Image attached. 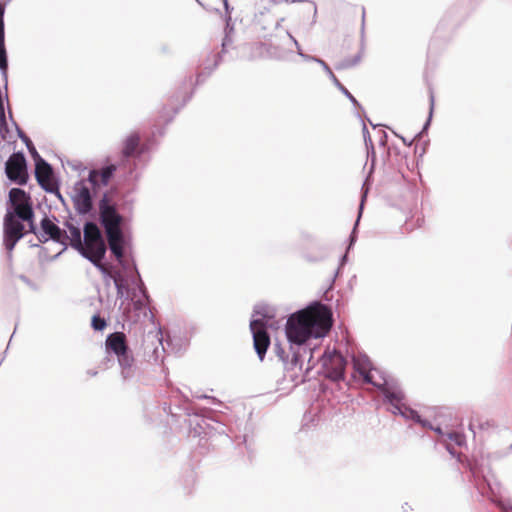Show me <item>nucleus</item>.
Instances as JSON below:
<instances>
[{"label": "nucleus", "instance_id": "obj_25", "mask_svg": "<svg viewBox=\"0 0 512 512\" xmlns=\"http://www.w3.org/2000/svg\"><path fill=\"white\" fill-rule=\"evenodd\" d=\"M25 141H26V143H27V145H28V147H29L30 151H34V152H36V151H35V148H34V147H33V145L31 144V141L29 140V138L25 137Z\"/></svg>", "mask_w": 512, "mask_h": 512}, {"label": "nucleus", "instance_id": "obj_17", "mask_svg": "<svg viewBox=\"0 0 512 512\" xmlns=\"http://www.w3.org/2000/svg\"><path fill=\"white\" fill-rule=\"evenodd\" d=\"M4 12H5L4 5L0 3V69L3 71H6L8 64H7L6 50H5V45H4V21H3Z\"/></svg>", "mask_w": 512, "mask_h": 512}, {"label": "nucleus", "instance_id": "obj_10", "mask_svg": "<svg viewBox=\"0 0 512 512\" xmlns=\"http://www.w3.org/2000/svg\"><path fill=\"white\" fill-rule=\"evenodd\" d=\"M74 207L80 214H87L92 209V197L88 187L83 182L75 185V195L73 196Z\"/></svg>", "mask_w": 512, "mask_h": 512}, {"label": "nucleus", "instance_id": "obj_9", "mask_svg": "<svg viewBox=\"0 0 512 512\" xmlns=\"http://www.w3.org/2000/svg\"><path fill=\"white\" fill-rule=\"evenodd\" d=\"M250 330L253 334L254 349L262 361L270 346V336L266 330V324L261 319L252 320L250 322Z\"/></svg>", "mask_w": 512, "mask_h": 512}, {"label": "nucleus", "instance_id": "obj_1", "mask_svg": "<svg viewBox=\"0 0 512 512\" xmlns=\"http://www.w3.org/2000/svg\"><path fill=\"white\" fill-rule=\"evenodd\" d=\"M333 325L331 309L314 303L292 314L286 323L285 332L289 342L302 345L310 338H322Z\"/></svg>", "mask_w": 512, "mask_h": 512}, {"label": "nucleus", "instance_id": "obj_5", "mask_svg": "<svg viewBox=\"0 0 512 512\" xmlns=\"http://www.w3.org/2000/svg\"><path fill=\"white\" fill-rule=\"evenodd\" d=\"M9 203L13 211L12 214L18 216L21 220H31L34 218V212L30 196L20 188H12L9 191Z\"/></svg>", "mask_w": 512, "mask_h": 512}, {"label": "nucleus", "instance_id": "obj_18", "mask_svg": "<svg viewBox=\"0 0 512 512\" xmlns=\"http://www.w3.org/2000/svg\"><path fill=\"white\" fill-rule=\"evenodd\" d=\"M70 244L74 249H82L81 231L74 225H68L67 244Z\"/></svg>", "mask_w": 512, "mask_h": 512}, {"label": "nucleus", "instance_id": "obj_7", "mask_svg": "<svg viewBox=\"0 0 512 512\" xmlns=\"http://www.w3.org/2000/svg\"><path fill=\"white\" fill-rule=\"evenodd\" d=\"M322 364L325 370L326 376L329 379L338 381L344 378L346 360L341 353L336 350L325 351L322 357Z\"/></svg>", "mask_w": 512, "mask_h": 512}, {"label": "nucleus", "instance_id": "obj_15", "mask_svg": "<svg viewBox=\"0 0 512 512\" xmlns=\"http://www.w3.org/2000/svg\"><path fill=\"white\" fill-rule=\"evenodd\" d=\"M140 142H141V137H140L139 133L132 132L131 134H129L124 139L123 144H122L121 153H122L123 157L129 158V157L139 155L141 152L139 150Z\"/></svg>", "mask_w": 512, "mask_h": 512}, {"label": "nucleus", "instance_id": "obj_22", "mask_svg": "<svg viewBox=\"0 0 512 512\" xmlns=\"http://www.w3.org/2000/svg\"><path fill=\"white\" fill-rule=\"evenodd\" d=\"M102 273L109 275L113 279L114 284L118 290V293L122 294V278L119 275H113L108 268H107V272H102Z\"/></svg>", "mask_w": 512, "mask_h": 512}, {"label": "nucleus", "instance_id": "obj_6", "mask_svg": "<svg viewBox=\"0 0 512 512\" xmlns=\"http://www.w3.org/2000/svg\"><path fill=\"white\" fill-rule=\"evenodd\" d=\"M20 220L11 211H7L4 217V245L9 252L14 249L16 243L25 235V227Z\"/></svg>", "mask_w": 512, "mask_h": 512}, {"label": "nucleus", "instance_id": "obj_8", "mask_svg": "<svg viewBox=\"0 0 512 512\" xmlns=\"http://www.w3.org/2000/svg\"><path fill=\"white\" fill-rule=\"evenodd\" d=\"M5 172L11 181L19 185H25L27 183V165L23 153H13L9 157L6 162Z\"/></svg>", "mask_w": 512, "mask_h": 512}, {"label": "nucleus", "instance_id": "obj_11", "mask_svg": "<svg viewBox=\"0 0 512 512\" xmlns=\"http://www.w3.org/2000/svg\"><path fill=\"white\" fill-rule=\"evenodd\" d=\"M35 177L39 185L46 191L54 190L53 171L51 166L43 159L39 158L35 165Z\"/></svg>", "mask_w": 512, "mask_h": 512}, {"label": "nucleus", "instance_id": "obj_27", "mask_svg": "<svg viewBox=\"0 0 512 512\" xmlns=\"http://www.w3.org/2000/svg\"><path fill=\"white\" fill-rule=\"evenodd\" d=\"M423 427H428V428H431V425H429V423L427 421H424L421 419V422H419Z\"/></svg>", "mask_w": 512, "mask_h": 512}, {"label": "nucleus", "instance_id": "obj_14", "mask_svg": "<svg viewBox=\"0 0 512 512\" xmlns=\"http://www.w3.org/2000/svg\"><path fill=\"white\" fill-rule=\"evenodd\" d=\"M353 368L363 378L365 383L374 384L372 375V363L365 355H358L353 357Z\"/></svg>", "mask_w": 512, "mask_h": 512}, {"label": "nucleus", "instance_id": "obj_3", "mask_svg": "<svg viewBox=\"0 0 512 512\" xmlns=\"http://www.w3.org/2000/svg\"><path fill=\"white\" fill-rule=\"evenodd\" d=\"M78 251L101 272H107V267L101 262L106 253V245L95 223L87 222L85 224L84 242H82V249H78Z\"/></svg>", "mask_w": 512, "mask_h": 512}, {"label": "nucleus", "instance_id": "obj_2", "mask_svg": "<svg viewBox=\"0 0 512 512\" xmlns=\"http://www.w3.org/2000/svg\"><path fill=\"white\" fill-rule=\"evenodd\" d=\"M100 220L103 225L109 248L114 256L121 260L124 256V238L121 230L122 216L117 212L114 205H111L107 197L99 203Z\"/></svg>", "mask_w": 512, "mask_h": 512}, {"label": "nucleus", "instance_id": "obj_20", "mask_svg": "<svg viewBox=\"0 0 512 512\" xmlns=\"http://www.w3.org/2000/svg\"><path fill=\"white\" fill-rule=\"evenodd\" d=\"M471 429L485 430L494 426V423L490 421H482V417L479 414H475L471 417L470 424Z\"/></svg>", "mask_w": 512, "mask_h": 512}, {"label": "nucleus", "instance_id": "obj_30", "mask_svg": "<svg viewBox=\"0 0 512 512\" xmlns=\"http://www.w3.org/2000/svg\"><path fill=\"white\" fill-rule=\"evenodd\" d=\"M345 65L344 64H340L337 69L341 68V67H344Z\"/></svg>", "mask_w": 512, "mask_h": 512}, {"label": "nucleus", "instance_id": "obj_28", "mask_svg": "<svg viewBox=\"0 0 512 512\" xmlns=\"http://www.w3.org/2000/svg\"><path fill=\"white\" fill-rule=\"evenodd\" d=\"M342 92H344L346 90V87L343 85V84H339V87H338Z\"/></svg>", "mask_w": 512, "mask_h": 512}, {"label": "nucleus", "instance_id": "obj_4", "mask_svg": "<svg viewBox=\"0 0 512 512\" xmlns=\"http://www.w3.org/2000/svg\"><path fill=\"white\" fill-rule=\"evenodd\" d=\"M106 348L113 352L118 359L120 366L124 369L131 368L134 358L127 345L126 335L123 332H114L106 339Z\"/></svg>", "mask_w": 512, "mask_h": 512}, {"label": "nucleus", "instance_id": "obj_24", "mask_svg": "<svg viewBox=\"0 0 512 512\" xmlns=\"http://www.w3.org/2000/svg\"><path fill=\"white\" fill-rule=\"evenodd\" d=\"M351 101L355 102V98L353 97V95L346 89L344 92H343Z\"/></svg>", "mask_w": 512, "mask_h": 512}, {"label": "nucleus", "instance_id": "obj_29", "mask_svg": "<svg viewBox=\"0 0 512 512\" xmlns=\"http://www.w3.org/2000/svg\"><path fill=\"white\" fill-rule=\"evenodd\" d=\"M435 431H436L437 433H439V434H442V432H441V429H440V428L435 429Z\"/></svg>", "mask_w": 512, "mask_h": 512}, {"label": "nucleus", "instance_id": "obj_26", "mask_svg": "<svg viewBox=\"0 0 512 512\" xmlns=\"http://www.w3.org/2000/svg\"><path fill=\"white\" fill-rule=\"evenodd\" d=\"M330 74H331V77H332V79H333V81H334L335 85H336L337 87H339V84H342V83H341V82H340V81L335 77V75H334L331 71H330Z\"/></svg>", "mask_w": 512, "mask_h": 512}, {"label": "nucleus", "instance_id": "obj_13", "mask_svg": "<svg viewBox=\"0 0 512 512\" xmlns=\"http://www.w3.org/2000/svg\"><path fill=\"white\" fill-rule=\"evenodd\" d=\"M41 229L43 233L47 236L44 241H47L48 238L52 239L55 242L66 245L67 244V232L61 230L53 221H51L48 217H44L41 220Z\"/></svg>", "mask_w": 512, "mask_h": 512}, {"label": "nucleus", "instance_id": "obj_19", "mask_svg": "<svg viewBox=\"0 0 512 512\" xmlns=\"http://www.w3.org/2000/svg\"><path fill=\"white\" fill-rule=\"evenodd\" d=\"M446 438L443 439V442L446 444L447 446V449L452 453L451 451V442L455 443L456 445L458 446H462L465 442V437L464 435L458 433V432H451V433H448L446 436Z\"/></svg>", "mask_w": 512, "mask_h": 512}, {"label": "nucleus", "instance_id": "obj_21", "mask_svg": "<svg viewBox=\"0 0 512 512\" xmlns=\"http://www.w3.org/2000/svg\"><path fill=\"white\" fill-rule=\"evenodd\" d=\"M91 324H92V327L95 330H97V331H102L106 327V325H107L105 319L101 318L98 315H94L92 317V323Z\"/></svg>", "mask_w": 512, "mask_h": 512}, {"label": "nucleus", "instance_id": "obj_23", "mask_svg": "<svg viewBox=\"0 0 512 512\" xmlns=\"http://www.w3.org/2000/svg\"><path fill=\"white\" fill-rule=\"evenodd\" d=\"M25 221L29 223V232L35 233L36 227L34 225L33 218L31 220H25Z\"/></svg>", "mask_w": 512, "mask_h": 512}, {"label": "nucleus", "instance_id": "obj_16", "mask_svg": "<svg viewBox=\"0 0 512 512\" xmlns=\"http://www.w3.org/2000/svg\"><path fill=\"white\" fill-rule=\"evenodd\" d=\"M115 170L116 167L114 165L107 166L100 171L92 170L89 174V181L93 185H98L99 183L107 185Z\"/></svg>", "mask_w": 512, "mask_h": 512}, {"label": "nucleus", "instance_id": "obj_12", "mask_svg": "<svg viewBox=\"0 0 512 512\" xmlns=\"http://www.w3.org/2000/svg\"><path fill=\"white\" fill-rule=\"evenodd\" d=\"M385 396L403 416L411 418L416 422H421L420 415L415 410H412L402 404V401L404 400V395L401 391L387 390L385 392Z\"/></svg>", "mask_w": 512, "mask_h": 512}]
</instances>
